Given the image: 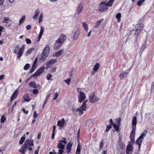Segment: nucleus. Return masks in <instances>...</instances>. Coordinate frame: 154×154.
Segmentation results:
<instances>
[{
  "label": "nucleus",
  "mask_w": 154,
  "mask_h": 154,
  "mask_svg": "<svg viewBox=\"0 0 154 154\" xmlns=\"http://www.w3.org/2000/svg\"><path fill=\"white\" fill-rule=\"evenodd\" d=\"M78 98L79 102L80 103L82 102L86 98L84 93V92L81 93L78 96Z\"/></svg>",
  "instance_id": "nucleus-11"
},
{
  "label": "nucleus",
  "mask_w": 154,
  "mask_h": 154,
  "mask_svg": "<svg viewBox=\"0 0 154 154\" xmlns=\"http://www.w3.org/2000/svg\"><path fill=\"white\" fill-rule=\"evenodd\" d=\"M29 66L30 65L29 64H26L24 66L23 69L25 70H27L29 69Z\"/></svg>",
  "instance_id": "nucleus-47"
},
{
  "label": "nucleus",
  "mask_w": 154,
  "mask_h": 154,
  "mask_svg": "<svg viewBox=\"0 0 154 154\" xmlns=\"http://www.w3.org/2000/svg\"><path fill=\"white\" fill-rule=\"evenodd\" d=\"M81 33V30L80 29H77L76 31L75 32L73 38L75 40H76Z\"/></svg>",
  "instance_id": "nucleus-15"
},
{
  "label": "nucleus",
  "mask_w": 154,
  "mask_h": 154,
  "mask_svg": "<svg viewBox=\"0 0 154 154\" xmlns=\"http://www.w3.org/2000/svg\"><path fill=\"white\" fill-rule=\"evenodd\" d=\"M63 45L57 39L55 41V43L54 45L53 48L54 50H56L60 48V47Z\"/></svg>",
  "instance_id": "nucleus-10"
},
{
  "label": "nucleus",
  "mask_w": 154,
  "mask_h": 154,
  "mask_svg": "<svg viewBox=\"0 0 154 154\" xmlns=\"http://www.w3.org/2000/svg\"><path fill=\"white\" fill-rule=\"evenodd\" d=\"M77 91L80 93V94L81 93H82V92H81V89H80V88H77Z\"/></svg>",
  "instance_id": "nucleus-63"
},
{
  "label": "nucleus",
  "mask_w": 154,
  "mask_h": 154,
  "mask_svg": "<svg viewBox=\"0 0 154 154\" xmlns=\"http://www.w3.org/2000/svg\"><path fill=\"white\" fill-rule=\"evenodd\" d=\"M58 96V94L57 92L54 93V97L53 98V99L54 100H55L56 99L57 97Z\"/></svg>",
  "instance_id": "nucleus-50"
},
{
  "label": "nucleus",
  "mask_w": 154,
  "mask_h": 154,
  "mask_svg": "<svg viewBox=\"0 0 154 154\" xmlns=\"http://www.w3.org/2000/svg\"><path fill=\"white\" fill-rule=\"evenodd\" d=\"M111 128V125H108L107 126V127H106V132L108 131L109 130V129H110Z\"/></svg>",
  "instance_id": "nucleus-55"
},
{
  "label": "nucleus",
  "mask_w": 154,
  "mask_h": 154,
  "mask_svg": "<svg viewBox=\"0 0 154 154\" xmlns=\"http://www.w3.org/2000/svg\"><path fill=\"white\" fill-rule=\"evenodd\" d=\"M63 139H64L63 140H59V141H58V142L59 143L61 142L62 143H63L64 144H66V140H65V138H63Z\"/></svg>",
  "instance_id": "nucleus-53"
},
{
  "label": "nucleus",
  "mask_w": 154,
  "mask_h": 154,
  "mask_svg": "<svg viewBox=\"0 0 154 154\" xmlns=\"http://www.w3.org/2000/svg\"><path fill=\"white\" fill-rule=\"evenodd\" d=\"M66 36L64 34H61L57 40L63 44L66 39Z\"/></svg>",
  "instance_id": "nucleus-9"
},
{
  "label": "nucleus",
  "mask_w": 154,
  "mask_h": 154,
  "mask_svg": "<svg viewBox=\"0 0 154 154\" xmlns=\"http://www.w3.org/2000/svg\"><path fill=\"white\" fill-rule=\"evenodd\" d=\"M83 8V6L82 4H79L77 9V13L78 14H79L82 11Z\"/></svg>",
  "instance_id": "nucleus-17"
},
{
  "label": "nucleus",
  "mask_w": 154,
  "mask_h": 154,
  "mask_svg": "<svg viewBox=\"0 0 154 154\" xmlns=\"http://www.w3.org/2000/svg\"><path fill=\"white\" fill-rule=\"evenodd\" d=\"M6 119V118L5 117V116L4 115H3L1 119V122L2 123H3L5 121Z\"/></svg>",
  "instance_id": "nucleus-45"
},
{
  "label": "nucleus",
  "mask_w": 154,
  "mask_h": 154,
  "mask_svg": "<svg viewBox=\"0 0 154 154\" xmlns=\"http://www.w3.org/2000/svg\"><path fill=\"white\" fill-rule=\"evenodd\" d=\"M135 127H132V130L130 133V138L131 141L129 142V144L126 147V153L127 154H129L128 152L132 151L133 149L132 144L134 142V137L135 133Z\"/></svg>",
  "instance_id": "nucleus-1"
},
{
  "label": "nucleus",
  "mask_w": 154,
  "mask_h": 154,
  "mask_svg": "<svg viewBox=\"0 0 154 154\" xmlns=\"http://www.w3.org/2000/svg\"><path fill=\"white\" fill-rule=\"evenodd\" d=\"M57 148L60 149L58 150L59 152L57 154H62L63 152V150L65 148V145L63 144L61 142L57 143Z\"/></svg>",
  "instance_id": "nucleus-7"
},
{
  "label": "nucleus",
  "mask_w": 154,
  "mask_h": 154,
  "mask_svg": "<svg viewBox=\"0 0 154 154\" xmlns=\"http://www.w3.org/2000/svg\"><path fill=\"white\" fill-rule=\"evenodd\" d=\"M18 94V91L17 90L15 91L14 92L12 96L11 97V101H12V100L15 98L17 96Z\"/></svg>",
  "instance_id": "nucleus-21"
},
{
  "label": "nucleus",
  "mask_w": 154,
  "mask_h": 154,
  "mask_svg": "<svg viewBox=\"0 0 154 154\" xmlns=\"http://www.w3.org/2000/svg\"><path fill=\"white\" fill-rule=\"evenodd\" d=\"M27 147L28 146H33L34 145L33 140L32 139L26 140L24 143Z\"/></svg>",
  "instance_id": "nucleus-12"
},
{
  "label": "nucleus",
  "mask_w": 154,
  "mask_h": 154,
  "mask_svg": "<svg viewBox=\"0 0 154 154\" xmlns=\"http://www.w3.org/2000/svg\"><path fill=\"white\" fill-rule=\"evenodd\" d=\"M45 67L44 66H42L39 68L35 73L32 75L31 76L37 77L38 76L40 75L44 71L45 69Z\"/></svg>",
  "instance_id": "nucleus-6"
},
{
  "label": "nucleus",
  "mask_w": 154,
  "mask_h": 154,
  "mask_svg": "<svg viewBox=\"0 0 154 154\" xmlns=\"http://www.w3.org/2000/svg\"><path fill=\"white\" fill-rule=\"evenodd\" d=\"M88 101V100H86L83 103L82 106L81 107V109L83 111H85L86 110L87 108V106L86 105V103Z\"/></svg>",
  "instance_id": "nucleus-23"
},
{
  "label": "nucleus",
  "mask_w": 154,
  "mask_h": 154,
  "mask_svg": "<svg viewBox=\"0 0 154 154\" xmlns=\"http://www.w3.org/2000/svg\"><path fill=\"white\" fill-rule=\"evenodd\" d=\"M145 1V0H140L138 1L137 3V5L139 6H141L142 3L144 2Z\"/></svg>",
  "instance_id": "nucleus-44"
},
{
  "label": "nucleus",
  "mask_w": 154,
  "mask_h": 154,
  "mask_svg": "<svg viewBox=\"0 0 154 154\" xmlns=\"http://www.w3.org/2000/svg\"><path fill=\"white\" fill-rule=\"evenodd\" d=\"M23 99L25 101H28L30 100V99L28 96L25 95L23 97Z\"/></svg>",
  "instance_id": "nucleus-37"
},
{
  "label": "nucleus",
  "mask_w": 154,
  "mask_h": 154,
  "mask_svg": "<svg viewBox=\"0 0 154 154\" xmlns=\"http://www.w3.org/2000/svg\"><path fill=\"white\" fill-rule=\"evenodd\" d=\"M31 28V26L30 25H28L26 27V28L28 30L29 29Z\"/></svg>",
  "instance_id": "nucleus-64"
},
{
  "label": "nucleus",
  "mask_w": 154,
  "mask_h": 154,
  "mask_svg": "<svg viewBox=\"0 0 154 154\" xmlns=\"http://www.w3.org/2000/svg\"><path fill=\"white\" fill-rule=\"evenodd\" d=\"M103 19L102 18L100 20H98L96 22V25L94 26V27L95 28H97L98 26L100 25L101 23L103 21Z\"/></svg>",
  "instance_id": "nucleus-28"
},
{
  "label": "nucleus",
  "mask_w": 154,
  "mask_h": 154,
  "mask_svg": "<svg viewBox=\"0 0 154 154\" xmlns=\"http://www.w3.org/2000/svg\"><path fill=\"white\" fill-rule=\"evenodd\" d=\"M44 30V28H43V27L42 26H41V30H40V31L39 34V35H40L39 37H40L41 36H42V35L43 32Z\"/></svg>",
  "instance_id": "nucleus-38"
},
{
  "label": "nucleus",
  "mask_w": 154,
  "mask_h": 154,
  "mask_svg": "<svg viewBox=\"0 0 154 154\" xmlns=\"http://www.w3.org/2000/svg\"><path fill=\"white\" fill-rule=\"evenodd\" d=\"M128 73L126 72L124 73L121 74L119 76L121 80L123 79L124 78H125L128 75Z\"/></svg>",
  "instance_id": "nucleus-24"
},
{
  "label": "nucleus",
  "mask_w": 154,
  "mask_h": 154,
  "mask_svg": "<svg viewBox=\"0 0 154 154\" xmlns=\"http://www.w3.org/2000/svg\"><path fill=\"white\" fill-rule=\"evenodd\" d=\"M40 11L38 9H37L35 11L34 16H33V18L34 19H36L38 15L40 13Z\"/></svg>",
  "instance_id": "nucleus-20"
},
{
  "label": "nucleus",
  "mask_w": 154,
  "mask_h": 154,
  "mask_svg": "<svg viewBox=\"0 0 154 154\" xmlns=\"http://www.w3.org/2000/svg\"><path fill=\"white\" fill-rule=\"evenodd\" d=\"M147 131L146 130H145L143 132V133L139 137L136 141V143L138 144L139 146V150L140 149L141 143L143 138H144L146 135V134Z\"/></svg>",
  "instance_id": "nucleus-4"
},
{
  "label": "nucleus",
  "mask_w": 154,
  "mask_h": 154,
  "mask_svg": "<svg viewBox=\"0 0 154 154\" xmlns=\"http://www.w3.org/2000/svg\"><path fill=\"white\" fill-rule=\"evenodd\" d=\"M145 48L146 47L145 46V45H143L142 46L140 50V52H141V54H142V53L144 51Z\"/></svg>",
  "instance_id": "nucleus-49"
},
{
  "label": "nucleus",
  "mask_w": 154,
  "mask_h": 154,
  "mask_svg": "<svg viewBox=\"0 0 154 154\" xmlns=\"http://www.w3.org/2000/svg\"><path fill=\"white\" fill-rule=\"evenodd\" d=\"M56 126L54 125L53 126V133L52 135L51 138L52 139H54V131H55L56 129Z\"/></svg>",
  "instance_id": "nucleus-35"
},
{
  "label": "nucleus",
  "mask_w": 154,
  "mask_h": 154,
  "mask_svg": "<svg viewBox=\"0 0 154 154\" xmlns=\"http://www.w3.org/2000/svg\"><path fill=\"white\" fill-rule=\"evenodd\" d=\"M99 98L96 95L95 93L91 94L89 97V100L91 103H94L98 101Z\"/></svg>",
  "instance_id": "nucleus-5"
},
{
  "label": "nucleus",
  "mask_w": 154,
  "mask_h": 154,
  "mask_svg": "<svg viewBox=\"0 0 154 154\" xmlns=\"http://www.w3.org/2000/svg\"><path fill=\"white\" fill-rule=\"evenodd\" d=\"M48 100V97H46L45 98V100L44 103L43 104V106H42V107L43 108H44V107L45 104L46 103L47 101Z\"/></svg>",
  "instance_id": "nucleus-58"
},
{
  "label": "nucleus",
  "mask_w": 154,
  "mask_h": 154,
  "mask_svg": "<svg viewBox=\"0 0 154 154\" xmlns=\"http://www.w3.org/2000/svg\"><path fill=\"white\" fill-rule=\"evenodd\" d=\"M34 48H30L29 50H28L26 52V55H28L30 54L32 52V51L34 50Z\"/></svg>",
  "instance_id": "nucleus-39"
},
{
  "label": "nucleus",
  "mask_w": 154,
  "mask_h": 154,
  "mask_svg": "<svg viewBox=\"0 0 154 154\" xmlns=\"http://www.w3.org/2000/svg\"><path fill=\"white\" fill-rule=\"evenodd\" d=\"M137 119L136 117L135 116H134L133 117V119L132 121V127H135V129H136V125L137 124Z\"/></svg>",
  "instance_id": "nucleus-19"
},
{
  "label": "nucleus",
  "mask_w": 154,
  "mask_h": 154,
  "mask_svg": "<svg viewBox=\"0 0 154 154\" xmlns=\"http://www.w3.org/2000/svg\"><path fill=\"white\" fill-rule=\"evenodd\" d=\"M43 14L42 13H41L39 18H38V22L39 23H41L42 20V17H43Z\"/></svg>",
  "instance_id": "nucleus-32"
},
{
  "label": "nucleus",
  "mask_w": 154,
  "mask_h": 154,
  "mask_svg": "<svg viewBox=\"0 0 154 154\" xmlns=\"http://www.w3.org/2000/svg\"><path fill=\"white\" fill-rule=\"evenodd\" d=\"M100 67L99 63H97L94 66L93 70L95 71H97Z\"/></svg>",
  "instance_id": "nucleus-30"
},
{
  "label": "nucleus",
  "mask_w": 154,
  "mask_h": 154,
  "mask_svg": "<svg viewBox=\"0 0 154 154\" xmlns=\"http://www.w3.org/2000/svg\"><path fill=\"white\" fill-rule=\"evenodd\" d=\"M114 0H109L106 3L104 2H100L99 5L98 10L101 12H103L107 11L108 10V7L112 6Z\"/></svg>",
  "instance_id": "nucleus-2"
},
{
  "label": "nucleus",
  "mask_w": 154,
  "mask_h": 154,
  "mask_svg": "<svg viewBox=\"0 0 154 154\" xmlns=\"http://www.w3.org/2000/svg\"><path fill=\"white\" fill-rule=\"evenodd\" d=\"M38 90L37 89H34L33 90V93L35 94H37L38 92Z\"/></svg>",
  "instance_id": "nucleus-61"
},
{
  "label": "nucleus",
  "mask_w": 154,
  "mask_h": 154,
  "mask_svg": "<svg viewBox=\"0 0 154 154\" xmlns=\"http://www.w3.org/2000/svg\"><path fill=\"white\" fill-rule=\"evenodd\" d=\"M80 108L81 107H80ZM81 109H82L76 108L74 109V112L76 114H79V115H81L83 113V110H82Z\"/></svg>",
  "instance_id": "nucleus-13"
},
{
  "label": "nucleus",
  "mask_w": 154,
  "mask_h": 154,
  "mask_svg": "<svg viewBox=\"0 0 154 154\" xmlns=\"http://www.w3.org/2000/svg\"><path fill=\"white\" fill-rule=\"evenodd\" d=\"M103 145V143L102 141L100 143L99 145V149L100 150H101V149L102 148Z\"/></svg>",
  "instance_id": "nucleus-51"
},
{
  "label": "nucleus",
  "mask_w": 154,
  "mask_h": 154,
  "mask_svg": "<svg viewBox=\"0 0 154 154\" xmlns=\"http://www.w3.org/2000/svg\"><path fill=\"white\" fill-rule=\"evenodd\" d=\"M112 125L113 126L114 128L116 129V131H118L119 130V126L118 125H116V124H113V125Z\"/></svg>",
  "instance_id": "nucleus-42"
},
{
  "label": "nucleus",
  "mask_w": 154,
  "mask_h": 154,
  "mask_svg": "<svg viewBox=\"0 0 154 154\" xmlns=\"http://www.w3.org/2000/svg\"><path fill=\"white\" fill-rule=\"evenodd\" d=\"M72 145V143L71 142H70L67 144L66 147V149L67 150L68 153H70Z\"/></svg>",
  "instance_id": "nucleus-18"
},
{
  "label": "nucleus",
  "mask_w": 154,
  "mask_h": 154,
  "mask_svg": "<svg viewBox=\"0 0 154 154\" xmlns=\"http://www.w3.org/2000/svg\"><path fill=\"white\" fill-rule=\"evenodd\" d=\"M50 50V46L47 45L43 49L41 54L39 60L40 62H43L48 57Z\"/></svg>",
  "instance_id": "nucleus-3"
},
{
  "label": "nucleus",
  "mask_w": 154,
  "mask_h": 154,
  "mask_svg": "<svg viewBox=\"0 0 154 154\" xmlns=\"http://www.w3.org/2000/svg\"><path fill=\"white\" fill-rule=\"evenodd\" d=\"M27 148V146L25 144H24L21 146V149L24 151H26Z\"/></svg>",
  "instance_id": "nucleus-34"
},
{
  "label": "nucleus",
  "mask_w": 154,
  "mask_h": 154,
  "mask_svg": "<svg viewBox=\"0 0 154 154\" xmlns=\"http://www.w3.org/2000/svg\"><path fill=\"white\" fill-rule=\"evenodd\" d=\"M25 137H21L20 140L19 142V143L21 145L23 144L25 140Z\"/></svg>",
  "instance_id": "nucleus-36"
},
{
  "label": "nucleus",
  "mask_w": 154,
  "mask_h": 154,
  "mask_svg": "<svg viewBox=\"0 0 154 154\" xmlns=\"http://www.w3.org/2000/svg\"><path fill=\"white\" fill-rule=\"evenodd\" d=\"M81 150V148H80V143L79 142V143L78 144V145L76 149L75 154H80V153Z\"/></svg>",
  "instance_id": "nucleus-27"
},
{
  "label": "nucleus",
  "mask_w": 154,
  "mask_h": 154,
  "mask_svg": "<svg viewBox=\"0 0 154 154\" xmlns=\"http://www.w3.org/2000/svg\"><path fill=\"white\" fill-rule=\"evenodd\" d=\"M29 85L31 87L33 88H35L36 87V84L34 81L30 82Z\"/></svg>",
  "instance_id": "nucleus-29"
},
{
  "label": "nucleus",
  "mask_w": 154,
  "mask_h": 154,
  "mask_svg": "<svg viewBox=\"0 0 154 154\" xmlns=\"http://www.w3.org/2000/svg\"><path fill=\"white\" fill-rule=\"evenodd\" d=\"M9 20L10 19L8 17H4L3 20L2 21V22L4 23H8V22H7V21H9Z\"/></svg>",
  "instance_id": "nucleus-41"
},
{
  "label": "nucleus",
  "mask_w": 154,
  "mask_h": 154,
  "mask_svg": "<svg viewBox=\"0 0 154 154\" xmlns=\"http://www.w3.org/2000/svg\"><path fill=\"white\" fill-rule=\"evenodd\" d=\"M26 43L28 44H29L31 43V40L29 39L26 38Z\"/></svg>",
  "instance_id": "nucleus-54"
},
{
  "label": "nucleus",
  "mask_w": 154,
  "mask_h": 154,
  "mask_svg": "<svg viewBox=\"0 0 154 154\" xmlns=\"http://www.w3.org/2000/svg\"><path fill=\"white\" fill-rule=\"evenodd\" d=\"M25 16L24 15L23 16L22 18H21V19H20V21H19V25L20 24L23 22L24 20H25Z\"/></svg>",
  "instance_id": "nucleus-46"
},
{
  "label": "nucleus",
  "mask_w": 154,
  "mask_h": 154,
  "mask_svg": "<svg viewBox=\"0 0 154 154\" xmlns=\"http://www.w3.org/2000/svg\"><path fill=\"white\" fill-rule=\"evenodd\" d=\"M38 116V114L36 113V111L34 112L33 116L34 118H36Z\"/></svg>",
  "instance_id": "nucleus-60"
},
{
  "label": "nucleus",
  "mask_w": 154,
  "mask_h": 154,
  "mask_svg": "<svg viewBox=\"0 0 154 154\" xmlns=\"http://www.w3.org/2000/svg\"><path fill=\"white\" fill-rule=\"evenodd\" d=\"M83 26L84 28L85 29V31L86 32H88V25L85 23H83Z\"/></svg>",
  "instance_id": "nucleus-33"
},
{
  "label": "nucleus",
  "mask_w": 154,
  "mask_h": 154,
  "mask_svg": "<svg viewBox=\"0 0 154 154\" xmlns=\"http://www.w3.org/2000/svg\"><path fill=\"white\" fill-rule=\"evenodd\" d=\"M70 81L71 79L70 78H68L64 80V82L68 85L70 84Z\"/></svg>",
  "instance_id": "nucleus-40"
},
{
  "label": "nucleus",
  "mask_w": 154,
  "mask_h": 154,
  "mask_svg": "<svg viewBox=\"0 0 154 154\" xmlns=\"http://www.w3.org/2000/svg\"><path fill=\"white\" fill-rule=\"evenodd\" d=\"M20 49V46L18 45H17L15 48L14 51V54H17V59H19L21 56H20L19 57V56L18 55V52H19V51Z\"/></svg>",
  "instance_id": "nucleus-14"
},
{
  "label": "nucleus",
  "mask_w": 154,
  "mask_h": 154,
  "mask_svg": "<svg viewBox=\"0 0 154 154\" xmlns=\"http://www.w3.org/2000/svg\"><path fill=\"white\" fill-rule=\"evenodd\" d=\"M116 121V123L119 126H120L121 125L120 122L121 121V118L120 117H119L118 118H117Z\"/></svg>",
  "instance_id": "nucleus-31"
},
{
  "label": "nucleus",
  "mask_w": 154,
  "mask_h": 154,
  "mask_svg": "<svg viewBox=\"0 0 154 154\" xmlns=\"http://www.w3.org/2000/svg\"><path fill=\"white\" fill-rule=\"evenodd\" d=\"M65 122V120L63 119L62 120L58 121L57 123V125L59 126H62L64 125Z\"/></svg>",
  "instance_id": "nucleus-22"
},
{
  "label": "nucleus",
  "mask_w": 154,
  "mask_h": 154,
  "mask_svg": "<svg viewBox=\"0 0 154 154\" xmlns=\"http://www.w3.org/2000/svg\"><path fill=\"white\" fill-rule=\"evenodd\" d=\"M73 74V70H72L69 73V77H71L72 76Z\"/></svg>",
  "instance_id": "nucleus-59"
},
{
  "label": "nucleus",
  "mask_w": 154,
  "mask_h": 154,
  "mask_svg": "<svg viewBox=\"0 0 154 154\" xmlns=\"http://www.w3.org/2000/svg\"><path fill=\"white\" fill-rule=\"evenodd\" d=\"M56 69V67H53L51 70V72H54L55 71Z\"/></svg>",
  "instance_id": "nucleus-57"
},
{
  "label": "nucleus",
  "mask_w": 154,
  "mask_h": 154,
  "mask_svg": "<svg viewBox=\"0 0 154 154\" xmlns=\"http://www.w3.org/2000/svg\"><path fill=\"white\" fill-rule=\"evenodd\" d=\"M51 76L52 75L51 74L49 73L48 74L46 77L47 79L48 80H49L51 78Z\"/></svg>",
  "instance_id": "nucleus-52"
},
{
  "label": "nucleus",
  "mask_w": 154,
  "mask_h": 154,
  "mask_svg": "<svg viewBox=\"0 0 154 154\" xmlns=\"http://www.w3.org/2000/svg\"><path fill=\"white\" fill-rule=\"evenodd\" d=\"M63 52V49H62L59 51L56 52L53 54V56H54L58 57L61 55Z\"/></svg>",
  "instance_id": "nucleus-16"
},
{
  "label": "nucleus",
  "mask_w": 154,
  "mask_h": 154,
  "mask_svg": "<svg viewBox=\"0 0 154 154\" xmlns=\"http://www.w3.org/2000/svg\"><path fill=\"white\" fill-rule=\"evenodd\" d=\"M121 14L120 13H118L117 14V15L116 16V17L117 18L119 19L120 18V17H121Z\"/></svg>",
  "instance_id": "nucleus-56"
},
{
  "label": "nucleus",
  "mask_w": 154,
  "mask_h": 154,
  "mask_svg": "<svg viewBox=\"0 0 154 154\" xmlns=\"http://www.w3.org/2000/svg\"><path fill=\"white\" fill-rule=\"evenodd\" d=\"M36 67H37L36 66L34 65H32L31 69L30 72V73H32L35 70V69Z\"/></svg>",
  "instance_id": "nucleus-43"
},
{
  "label": "nucleus",
  "mask_w": 154,
  "mask_h": 154,
  "mask_svg": "<svg viewBox=\"0 0 154 154\" xmlns=\"http://www.w3.org/2000/svg\"><path fill=\"white\" fill-rule=\"evenodd\" d=\"M25 47V46L23 45L22 46V47L21 48L20 47V49L19 51V52L18 53V55L19 56V57L20 56H22V53L23 52V50L24 48Z\"/></svg>",
  "instance_id": "nucleus-25"
},
{
  "label": "nucleus",
  "mask_w": 154,
  "mask_h": 154,
  "mask_svg": "<svg viewBox=\"0 0 154 154\" xmlns=\"http://www.w3.org/2000/svg\"><path fill=\"white\" fill-rule=\"evenodd\" d=\"M143 27V25L142 23L138 24L136 25L135 26L136 29H138V30H140L142 29Z\"/></svg>",
  "instance_id": "nucleus-26"
},
{
  "label": "nucleus",
  "mask_w": 154,
  "mask_h": 154,
  "mask_svg": "<svg viewBox=\"0 0 154 154\" xmlns=\"http://www.w3.org/2000/svg\"><path fill=\"white\" fill-rule=\"evenodd\" d=\"M57 62V59H52L48 61L46 63V69L50 67V66L53 65L54 63Z\"/></svg>",
  "instance_id": "nucleus-8"
},
{
  "label": "nucleus",
  "mask_w": 154,
  "mask_h": 154,
  "mask_svg": "<svg viewBox=\"0 0 154 154\" xmlns=\"http://www.w3.org/2000/svg\"><path fill=\"white\" fill-rule=\"evenodd\" d=\"M38 60V58L37 57H36L35 58V60H34L33 65L36 66H37V61Z\"/></svg>",
  "instance_id": "nucleus-48"
},
{
  "label": "nucleus",
  "mask_w": 154,
  "mask_h": 154,
  "mask_svg": "<svg viewBox=\"0 0 154 154\" xmlns=\"http://www.w3.org/2000/svg\"><path fill=\"white\" fill-rule=\"evenodd\" d=\"M22 109L24 113H25L26 114H28V110H25V109L23 108H22Z\"/></svg>",
  "instance_id": "nucleus-62"
}]
</instances>
